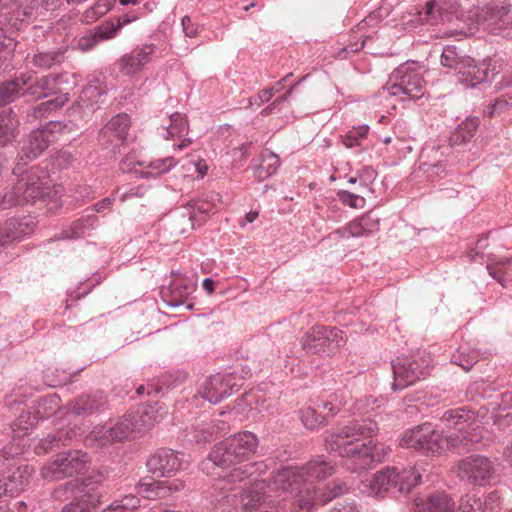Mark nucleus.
I'll return each instance as SVG.
<instances>
[{
    "mask_svg": "<svg viewBox=\"0 0 512 512\" xmlns=\"http://www.w3.org/2000/svg\"><path fill=\"white\" fill-rule=\"evenodd\" d=\"M273 479L277 488L282 490H288L303 481L300 466H284L275 473Z\"/></svg>",
    "mask_w": 512,
    "mask_h": 512,
    "instance_id": "obj_44",
    "label": "nucleus"
},
{
    "mask_svg": "<svg viewBox=\"0 0 512 512\" xmlns=\"http://www.w3.org/2000/svg\"><path fill=\"white\" fill-rule=\"evenodd\" d=\"M480 120L478 117H467L451 132L449 145L451 147L465 146L471 142L478 130Z\"/></svg>",
    "mask_w": 512,
    "mask_h": 512,
    "instance_id": "obj_32",
    "label": "nucleus"
},
{
    "mask_svg": "<svg viewBox=\"0 0 512 512\" xmlns=\"http://www.w3.org/2000/svg\"><path fill=\"white\" fill-rule=\"evenodd\" d=\"M331 502L332 505L328 512H361L360 506L351 497L341 498V496H338Z\"/></svg>",
    "mask_w": 512,
    "mask_h": 512,
    "instance_id": "obj_57",
    "label": "nucleus"
},
{
    "mask_svg": "<svg viewBox=\"0 0 512 512\" xmlns=\"http://www.w3.org/2000/svg\"><path fill=\"white\" fill-rule=\"evenodd\" d=\"M74 434V431L65 429L51 432L46 437L39 440L35 446V452L37 455H42L60 449L62 446H66L70 443Z\"/></svg>",
    "mask_w": 512,
    "mask_h": 512,
    "instance_id": "obj_34",
    "label": "nucleus"
},
{
    "mask_svg": "<svg viewBox=\"0 0 512 512\" xmlns=\"http://www.w3.org/2000/svg\"><path fill=\"white\" fill-rule=\"evenodd\" d=\"M105 480L101 472H93L81 480L65 482L55 493L62 490L74 491L73 499L66 504L61 512H92L100 504L101 495L96 488Z\"/></svg>",
    "mask_w": 512,
    "mask_h": 512,
    "instance_id": "obj_6",
    "label": "nucleus"
},
{
    "mask_svg": "<svg viewBox=\"0 0 512 512\" xmlns=\"http://www.w3.org/2000/svg\"><path fill=\"white\" fill-rule=\"evenodd\" d=\"M98 226V217L95 214H87L73 221L69 228L62 230L57 237L51 238L49 242L56 240H76L89 234Z\"/></svg>",
    "mask_w": 512,
    "mask_h": 512,
    "instance_id": "obj_27",
    "label": "nucleus"
},
{
    "mask_svg": "<svg viewBox=\"0 0 512 512\" xmlns=\"http://www.w3.org/2000/svg\"><path fill=\"white\" fill-rule=\"evenodd\" d=\"M399 445L402 448L413 449L423 455H435L443 451L442 434L434 429L431 423H424L412 429L406 430Z\"/></svg>",
    "mask_w": 512,
    "mask_h": 512,
    "instance_id": "obj_14",
    "label": "nucleus"
},
{
    "mask_svg": "<svg viewBox=\"0 0 512 512\" xmlns=\"http://www.w3.org/2000/svg\"><path fill=\"white\" fill-rule=\"evenodd\" d=\"M28 79L27 85H25V94L35 99L47 98L52 95H59V75H45L40 78H36L32 81L31 77Z\"/></svg>",
    "mask_w": 512,
    "mask_h": 512,
    "instance_id": "obj_26",
    "label": "nucleus"
},
{
    "mask_svg": "<svg viewBox=\"0 0 512 512\" xmlns=\"http://www.w3.org/2000/svg\"><path fill=\"white\" fill-rule=\"evenodd\" d=\"M303 481H323L335 473V465L325 456H316L300 466Z\"/></svg>",
    "mask_w": 512,
    "mask_h": 512,
    "instance_id": "obj_25",
    "label": "nucleus"
},
{
    "mask_svg": "<svg viewBox=\"0 0 512 512\" xmlns=\"http://www.w3.org/2000/svg\"><path fill=\"white\" fill-rule=\"evenodd\" d=\"M455 468L460 481L474 486L489 485L495 475L493 461L480 454H472L461 459Z\"/></svg>",
    "mask_w": 512,
    "mask_h": 512,
    "instance_id": "obj_15",
    "label": "nucleus"
},
{
    "mask_svg": "<svg viewBox=\"0 0 512 512\" xmlns=\"http://www.w3.org/2000/svg\"><path fill=\"white\" fill-rule=\"evenodd\" d=\"M348 491L349 487L344 481H334L319 491L306 488L296 494L293 505L297 512H311L316 504L324 506Z\"/></svg>",
    "mask_w": 512,
    "mask_h": 512,
    "instance_id": "obj_16",
    "label": "nucleus"
},
{
    "mask_svg": "<svg viewBox=\"0 0 512 512\" xmlns=\"http://www.w3.org/2000/svg\"><path fill=\"white\" fill-rule=\"evenodd\" d=\"M420 476H416L414 470L396 467H385L376 472L371 480L370 486L376 493L399 492L407 494L419 483Z\"/></svg>",
    "mask_w": 512,
    "mask_h": 512,
    "instance_id": "obj_13",
    "label": "nucleus"
},
{
    "mask_svg": "<svg viewBox=\"0 0 512 512\" xmlns=\"http://www.w3.org/2000/svg\"><path fill=\"white\" fill-rule=\"evenodd\" d=\"M346 341L345 333L339 328L314 325L302 336L300 344L307 353L331 357Z\"/></svg>",
    "mask_w": 512,
    "mask_h": 512,
    "instance_id": "obj_7",
    "label": "nucleus"
},
{
    "mask_svg": "<svg viewBox=\"0 0 512 512\" xmlns=\"http://www.w3.org/2000/svg\"><path fill=\"white\" fill-rule=\"evenodd\" d=\"M115 37V30L113 29V22L105 21L100 25L94 27L87 34L78 40V48L87 52L92 50L101 41L109 40Z\"/></svg>",
    "mask_w": 512,
    "mask_h": 512,
    "instance_id": "obj_29",
    "label": "nucleus"
},
{
    "mask_svg": "<svg viewBox=\"0 0 512 512\" xmlns=\"http://www.w3.org/2000/svg\"><path fill=\"white\" fill-rule=\"evenodd\" d=\"M230 440L226 438L224 441L217 443L208 455L210 461L216 466L222 468H231L243 463L236 451L233 449Z\"/></svg>",
    "mask_w": 512,
    "mask_h": 512,
    "instance_id": "obj_28",
    "label": "nucleus"
},
{
    "mask_svg": "<svg viewBox=\"0 0 512 512\" xmlns=\"http://www.w3.org/2000/svg\"><path fill=\"white\" fill-rule=\"evenodd\" d=\"M35 403L33 418L31 419L30 415L28 416L24 426L25 429H28V426L32 427L39 420L49 418L56 412L60 407V397L57 394H50L39 398Z\"/></svg>",
    "mask_w": 512,
    "mask_h": 512,
    "instance_id": "obj_35",
    "label": "nucleus"
},
{
    "mask_svg": "<svg viewBox=\"0 0 512 512\" xmlns=\"http://www.w3.org/2000/svg\"><path fill=\"white\" fill-rule=\"evenodd\" d=\"M480 24L490 34L512 39V13L510 5H492L483 9Z\"/></svg>",
    "mask_w": 512,
    "mask_h": 512,
    "instance_id": "obj_18",
    "label": "nucleus"
},
{
    "mask_svg": "<svg viewBox=\"0 0 512 512\" xmlns=\"http://www.w3.org/2000/svg\"><path fill=\"white\" fill-rule=\"evenodd\" d=\"M316 409L325 411L324 416L334 417L344 405L342 399L336 393L323 394L319 396L315 402Z\"/></svg>",
    "mask_w": 512,
    "mask_h": 512,
    "instance_id": "obj_46",
    "label": "nucleus"
},
{
    "mask_svg": "<svg viewBox=\"0 0 512 512\" xmlns=\"http://www.w3.org/2000/svg\"><path fill=\"white\" fill-rule=\"evenodd\" d=\"M370 127L368 125H359L352 127L345 134L341 135V141L346 148L356 149L355 153L359 154L367 147L368 133Z\"/></svg>",
    "mask_w": 512,
    "mask_h": 512,
    "instance_id": "obj_42",
    "label": "nucleus"
},
{
    "mask_svg": "<svg viewBox=\"0 0 512 512\" xmlns=\"http://www.w3.org/2000/svg\"><path fill=\"white\" fill-rule=\"evenodd\" d=\"M28 79L25 75H21L12 79L11 81L0 84V106L9 104L15 99L26 95L25 85Z\"/></svg>",
    "mask_w": 512,
    "mask_h": 512,
    "instance_id": "obj_40",
    "label": "nucleus"
},
{
    "mask_svg": "<svg viewBox=\"0 0 512 512\" xmlns=\"http://www.w3.org/2000/svg\"><path fill=\"white\" fill-rule=\"evenodd\" d=\"M168 386L160 385L159 383H148L147 385H139L136 388V394L138 396H143L147 394L148 396H162L164 395V390H167Z\"/></svg>",
    "mask_w": 512,
    "mask_h": 512,
    "instance_id": "obj_63",
    "label": "nucleus"
},
{
    "mask_svg": "<svg viewBox=\"0 0 512 512\" xmlns=\"http://www.w3.org/2000/svg\"><path fill=\"white\" fill-rule=\"evenodd\" d=\"M136 492L143 498L156 500L167 497L171 487L165 481L154 478H144L135 486Z\"/></svg>",
    "mask_w": 512,
    "mask_h": 512,
    "instance_id": "obj_36",
    "label": "nucleus"
},
{
    "mask_svg": "<svg viewBox=\"0 0 512 512\" xmlns=\"http://www.w3.org/2000/svg\"><path fill=\"white\" fill-rule=\"evenodd\" d=\"M177 163L175 158L165 157L148 162L145 169L137 170L129 168L128 171L133 172L137 178H157L159 175L169 172Z\"/></svg>",
    "mask_w": 512,
    "mask_h": 512,
    "instance_id": "obj_37",
    "label": "nucleus"
},
{
    "mask_svg": "<svg viewBox=\"0 0 512 512\" xmlns=\"http://www.w3.org/2000/svg\"><path fill=\"white\" fill-rule=\"evenodd\" d=\"M338 200L346 206L355 209H361L365 206L366 200L363 196L349 192L347 190H339L337 192Z\"/></svg>",
    "mask_w": 512,
    "mask_h": 512,
    "instance_id": "obj_59",
    "label": "nucleus"
},
{
    "mask_svg": "<svg viewBox=\"0 0 512 512\" xmlns=\"http://www.w3.org/2000/svg\"><path fill=\"white\" fill-rule=\"evenodd\" d=\"M18 177L16 183L0 193L2 210L34 204L50 194V175L46 167L33 166Z\"/></svg>",
    "mask_w": 512,
    "mask_h": 512,
    "instance_id": "obj_3",
    "label": "nucleus"
},
{
    "mask_svg": "<svg viewBox=\"0 0 512 512\" xmlns=\"http://www.w3.org/2000/svg\"><path fill=\"white\" fill-rule=\"evenodd\" d=\"M264 481H255L240 494V504L244 511L256 510L265 501Z\"/></svg>",
    "mask_w": 512,
    "mask_h": 512,
    "instance_id": "obj_38",
    "label": "nucleus"
},
{
    "mask_svg": "<svg viewBox=\"0 0 512 512\" xmlns=\"http://www.w3.org/2000/svg\"><path fill=\"white\" fill-rule=\"evenodd\" d=\"M479 352L475 349L460 347L451 357V362L460 366L464 371H469L478 361Z\"/></svg>",
    "mask_w": 512,
    "mask_h": 512,
    "instance_id": "obj_47",
    "label": "nucleus"
},
{
    "mask_svg": "<svg viewBox=\"0 0 512 512\" xmlns=\"http://www.w3.org/2000/svg\"><path fill=\"white\" fill-rule=\"evenodd\" d=\"M65 47L53 48L50 50H37L32 55V64L41 69H50L61 64L65 59Z\"/></svg>",
    "mask_w": 512,
    "mask_h": 512,
    "instance_id": "obj_41",
    "label": "nucleus"
},
{
    "mask_svg": "<svg viewBox=\"0 0 512 512\" xmlns=\"http://www.w3.org/2000/svg\"><path fill=\"white\" fill-rule=\"evenodd\" d=\"M36 224L31 217L10 218L0 227V240L7 244L15 240H21L33 233Z\"/></svg>",
    "mask_w": 512,
    "mask_h": 512,
    "instance_id": "obj_24",
    "label": "nucleus"
},
{
    "mask_svg": "<svg viewBox=\"0 0 512 512\" xmlns=\"http://www.w3.org/2000/svg\"><path fill=\"white\" fill-rule=\"evenodd\" d=\"M301 80H299L295 85H293L286 93L279 98H277L275 101H273L271 104H269L267 107H265L261 111L262 116H268L276 111L281 110V106L288 100V98L292 95L293 90L295 89V86L300 83Z\"/></svg>",
    "mask_w": 512,
    "mask_h": 512,
    "instance_id": "obj_62",
    "label": "nucleus"
},
{
    "mask_svg": "<svg viewBox=\"0 0 512 512\" xmlns=\"http://www.w3.org/2000/svg\"><path fill=\"white\" fill-rule=\"evenodd\" d=\"M443 428L448 429L443 438V450L445 447L457 453L470 450L474 439L470 430L475 421L473 412L465 408H456L446 411L440 419Z\"/></svg>",
    "mask_w": 512,
    "mask_h": 512,
    "instance_id": "obj_5",
    "label": "nucleus"
},
{
    "mask_svg": "<svg viewBox=\"0 0 512 512\" xmlns=\"http://www.w3.org/2000/svg\"><path fill=\"white\" fill-rule=\"evenodd\" d=\"M214 424L209 421H202L197 424L193 431V439L199 444H206L216 439Z\"/></svg>",
    "mask_w": 512,
    "mask_h": 512,
    "instance_id": "obj_53",
    "label": "nucleus"
},
{
    "mask_svg": "<svg viewBox=\"0 0 512 512\" xmlns=\"http://www.w3.org/2000/svg\"><path fill=\"white\" fill-rule=\"evenodd\" d=\"M212 206L203 200H191L185 206L177 209L174 217L176 220H184L185 225H178L176 229L180 234L200 227L209 219Z\"/></svg>",
    "mask_w": 512,
    "mask_h": 512,
    "instance_id": "obj_20",
    "label": "nucleus"
},
{
    "mask_svg": "<svg viewBox=\"0 0 512 512\" xmlns=\"http://www.w3.org/2000/svg\"><path fill=\"white\" fill-rule=\"evenodd\" d=\"M512 108V92L505 93L497 97L484 109L485 114L489 116L500 115Z\"/></svg>",
    "mask_w": 512,
    "mask_h": 512,
    "instance_id": "obj_52",
    "label": "nucleus"
},
{
    "mask_svg": "<svg viewBox=\"0 0 512 512\" xmlns=\"http://www.w3.org/2000/svg\"><path fill=\"white\" fill-rule=\"evenodd\" d=\"M420 15L427 24L435 25L442 20L443 10L436 0H429Z\"/></svg>",
    "mask_w": 512,
    "mask_h": 512,
    "instance_id": "obj_54",
    "label": "nucleus"
},
{
    "mask_svg": "<svg viewBox=\"0 0 512 512\" xmlns=\"http://www.w3.org/2000/svg\"><path fill=\"white\" fill-rule=\"evenodd\" d=\"M194 290V285L188 279L177 278L168 287L161 290V297L169 307L185 306L186 309L192 310L194 303L190 301L189 297Z\"/></svg>",
    "mask_w": 512,
    "mask_h": 512,
    "instance_id": "obj_22",
    "label": "nucleus"
},
{
    "mask_svg": "<svg viewBox=\"0 0 512 512\" xmlns=\"http://www.w3.org/2000/svg\"><path fill=\"white\" fill-rule=\"evenodd\" d=\"M268 466L263 461L243 462L236 466L224 476L225 480L230 484L242 482L254 475H261L266 472Z\"/></svg>",
    "mask_w": 512,
    "mask_h": 512,
    "instance_id": "obj_33",
    "label": "nucleus"
},
{
    "mask_svg": "<svg viewBox=\"0 0 512 512\" xmlns=\"http://www.w3.org/2000/svg\"><path fill=\"white\" fill-rule=\"evenodd\" d=\"M89 462V455L82 450L61 451L42 466L40 475L49 481L63 480L83 472Z\"/></svg>",
    "mask_w": 512,
    "mask_h": 512,
    "instance_id": "obj_8",
    "label": "nucleus"
},
{
    "mask_svg": "<svg viewBox=\"0 0 512 512\" xmlns=\"http://www.w3.org/2000/svg\"><path fill=\"white\" fill-rule=\"evenodd\" d=\"M345 232H347L350 237L368 236L364 229L361 217L348 223L343 230H337V233L341 237H345Z\"/></svg>",
    "mask_w": 512,
    "mask_h": 512,
    "instance_id": "obj_61",
    "label": "nucleus"
},
{
    "mask_svg": "<svg viewBox=\"0 0 512 512\" xmlns=\"http://www.w3.org/2000/svg\"><path fill=\"white\" fill-rule=\"evenodd\" d=\"M7 20L6 15H0V25H3ZM16 41L14 38L7 35L5 29L0 26V64L1 67L4 65V62L12 57L14 50L16 48Z\"/></svg>",
    "mask_w": 512,
    "mask_h": 512,
    "instance_id": "obj_48",
    "label": "nucleus"
},
{
    "mask_svg": "<svg viewBox=\"0 0 512 512\" xmlns=\"http://www.w3.org/2000/svg\"><path fill=\"white\" fill-rule=\"evenodd\" d=\"M105 404L106 400L102 393L81 395L71 403V412L86 417L103 409Z\"/></svg>",
    "mask_w": 512,
    "mask_h": 512,
    "instance_id": "obj_31",
    "label": "nucleus"
},
{
    "mask_svg": "<svg viewBox=\"0 0 512 512\" xmlns=\"http://www.w3.org/2000/svg\"><path fill=\"white\" fill-rule=\"evenodd\" d=\"M441 65L458 70V81L469 88H486L500 74L503 59L494 55L475 63L469 57L463 56L454 45H447L442 49Z\"/></svg>",
    "mask_w": 512,
    "mask_h": 512,
    "instance_id": "obj_2",
    "label": "nucleus"
},
{
    "mask_svg": "<svg viewBox=\"0 0 512 512\" xmlns=\"http://www.w3.org/2000/svg\"><path fill=\"white\" fill-rule=\"evenodd\" d=\"M241 386L242 383H237L236 377L232 374L217 373L205 379L198 390V394L204 400L217 404L238 391Z\"/></svg>",
    "mask_w": 512,
    "mask_h": 512,
    "instance_id": "obj_17",
    "label": "nucleus"
},
{
    "mask_svg": "<svg viewBox=\"0 0 512 512\" xmlns=\"http://www.w3.org/2000/svg\"><path fill=\"white\" fill-rule=\"evenodd\" d=\"M57 127H59L58 123L49 121L44 127L31 131L23 139L18 152L17 163L12 170L14 175L28 172L29 169H25L27 164L38 158L56 140L54 129Z\"/></svg>",
    "mask_w": 512,
    "mask_h": 512,
    "instance_id": "obj_10",
    "label": "nucleus"
},
{
    "mask_svg": "<svg viewBox=\"0 0 512 512\" xmlns=\"http://www.w3.org/2000/svg\"><path fill=\"white\" fill-rule=\"evenodd\" d=\"M68 100V94L60 93L54 98L39 103L36 106L30 108L27 113V118L29 121L40 119L44 117L48 112L64 106L68 102Z\"/></svg>",
    "mask_w": 512,
    "mask_h": 512,
    "instance_id": "obj_43",
    "label": "nucleus"
},
{
    "mask_svg": "<svg viewBox=\"0 0 512 512\" xmlns=\"http://www.w3.org/2000/svg\"><path fill=\"white\" fill-rule=\"evenodd\" d=\"M454 506L455 502L448 494L437 492L428 497L420 512H454Z\"/></svg>",
    "mask_w": 512,
    "mask_h": 512,
    "instance_id": "obj_45",
    "label": "nucleus"
},
{
    "mask_svg": "<svg viewBox=\"0 0 512 512\" xmlns=\"http://www.w3.org/2000/svg\"><path fill=\"white\" fill-rule=\"evenodd\" d=\"M18 125L17 114L11 108L0 111V147L8 145L15 139Z\"/></svg>",
    "mask_w": 512,
    "mask_h": 512,
    "instance_id": "obj_39",
    "label": "nucleus"
},
{
    "mask_svg": "<svg viewBox=\"0 0 512 512\" xmlns=\"http://www.w3.org/2000/svg\"><path fill=\"white\" fill-rule=\"evenodd\" d=\"M300 420L302 424L310 430L328 423L326 416H323L321 412H318L315 408L310 406L300 410Z\"/></svg>",
    "mask_w": 512,
    "mask_h": 512,
    "instance_id": "obj_51",
    "label": "nucleus"
},
{
    "mask_svg": "<svg viewBox=\"0 0 512 512\" xmlns=\"http://www.w3.org/2000/svg\"><path fill=\"white\" fill-rule=\"evenodd\" d=\"M379 432L377 420L370 417L355 419L335 432L325 436V449L329 453H337L343 464L351 472L369 469L374 463L381 462L384 447L365 442Z\"/></svg>",
    "mask_w": 512,
    "mask_h": 512,
    "instance_id": "obj_1",
    "label": "nucleus"
},
{
    "mask_svg": "<svg viewBox=\"0 0 512 512\" xmlns=\"http://www.w3.org/2000/svg\"><path fill=\"white\" fill-rule=\"evenodd\" d=\"M228 439L242 461L250 462L259 445L258 437L250 431H242L228 437Z\"/></svg>",
    "mask_w": 512,
    "mask_h": 512,
    "instance_id": "obj_30",
    "label": "nucleus"
},
{
    "mask_svg": "<svg viewBox=\"0 0 512 512\" xmlns=\"http://www.w3.org/2000/svg\"><path fill=\"white\" fill-rule=\"evenodd\" d=\"M170 123L167 127V134L171 137H182L188 132V121L179 113H174L169 116Z\"/></svg>",
    "mask_w": 512,
    "mask_h": 512,
    "instance_id": "obj_55",
    "label": "nucleus"
},
{
    "mask_svg": "<svg viewBox=\"0 0 512 512\" xmlns=\"http://www.w3.org/2000/svg\"><path fill=\"white\" fill-rule=\"evenodd\" d=\"M425 80L419 68L405 63L397 67L383 87L391 96H406L416 100L424 96Z\"/></svg>",
    "mask_w": 512,
    "mask_h": 512,
    "instance_id": "obj_9",
    "label": "nucleus"
},
{
    "mask_svg": "<svg viewBox=\"0 0 512 512\" xmlns=\"http://www.w3.org/2000/svg\"><path fill=\"white\" fill-rule=\"evenodd\" d=\"M134 425L130 419H122L115 423L114 426L106 430L105 437L113 442L126 439L133 431Z\"/></svg>",
    "mask_w": 512,
    "mask_h": 512,
    "instance_id": "obj_50",
    "label": "nucleus"
},
{
    "mask_svg": "<svg viewBox=\"0 0 512 512\" xmlns=\"http://www.w3.org/2000/svg\"><path fill=\"white\" fill-rule=\"evenodd\" d=\"M280 165L277 155L269 152L262 155L261 163L255 168V175L259 179H265L273 175Z\"/></svg>",
    "mask_w": 512,
    "mask_h": 512,
    "instance_id": "obj_49",
    "label": "nucleus"
},
{
    "mask_svg": "<svg viewBox=\"0 0 512 512\" xmlns=\"http://www.w3.org/2000/svg\"><path fill=\"white\" fill-rule=\"evenodd\" d=\"M489 275L494 278L502 287H508L512 283V275L494 264L487 265Z\"/></svg>",
    "mask_w": 512,
    "mask_h": 512,
    "instance_id": "obj_60",
    "label": "nucleus"
},
{
    "mask_svg": "<svg viewBox=\"0 0 512 512\" xmlns=\"http://www.w3.org/2000/svg\"><path fill=\"white\" fill-rule=\"evenodd\" d=\"M131 119L126 113L113 116L99 132V142L102 145H112L113 149L120 147L127 138Z\"/></svg>",
    "mask_w": 512,
    "mask_h": 512,
    "instance_id": "obj_21",
    "label": "nucleus"
},
{
    "mask_svg": "<svg viewBox=\"0 0 512 512\" xmlns=\"http://www.w3.org/2000/svg\"><path fill=\"white\" fill-rule=\"evenodd\" d=\"M181 454L169 448L156 450L146 461L148 472L154 477H173L182 468Z\"/></svg>",
    "mask_w": 512,
    "mask_h": 512,
    "instance_id": "obj_19",
    "label": "nucleus"
},
{
    "mask_svg": "<svg viewBox=\"0 0 512 512\" xmlns=\"http://www.w3.org/2000/svg\"><path fill=\"white\" fill-rule=\"evenodd\" d=\"M20 449L9 444L0 450V467L5 469L0 474V498L3 496H16L25 491L35 472L33 466L16 460Z\"/></svg>",
    "mask_w": 512,
    "mask_h": 512,
    "instance_id": "obj_4",
    "label": "nucleus"
},
{
    "mask_svg": "<svg viewBox=\"0 0 512 512\" xmlns=\"http://www.w3.org/2000/svg\"><path fill=\"white\" fill-rule=\"evenodd\" d=\"M430 359L423 357H397L391 361L392 390L401 391L429 374Z\"/></svg>",
    "mask_w": 512,
    "mask_h": 512,
    "instance_id": "obj_12",
    "label": "nucleus"
},
{
    "mask_svg": "<svg viewBox=\"0 0 512 512\" xmlns=\"http://www.w3.org/2000/svg\"><path fill=\"white\" fill-rule=\"evenodd\" d=\"M460 512H485L481 498L476 494H466L461 497Z\"/></svg>",
    "mask_w": 512,
    "mask_h": 512,
    "instance_id": "obj_58",
    "label": "nucleus"
},
{
    "mask_svg": "<svg viewBox=\"0 0 512 512\" xmlns=\"http://www.w3.org/2000/svg\"><path fill=\"white\" fill-rule=\"evenodd\" d=\"M483 503L485 512H498L501 508V497L498 491H492L487 494Z\"/></svg>",
    "mask_w": 512,
    "mask_h": 512,
    "instance_id": "obj_64",
    "label": "nucleus"
},
{
    "mask_svg": "<svg viewBox=\"0 0 512 512\" xmlns=\"http://www.w3.org/2000/svg\"><path fill=\"white\" fill-rule=\"evenodd\" d=\"M117 0H97V2L85 12V19L95 21L110 11Z\"/></svg>",
    "mask_w": 512,
    "mask_h": 512,
    "instance_id": "obj_56",
    "label": "nucleus"
},
{
    "mask_svg": "<svg viewBox=\"0 0 512 512\" xmlns=\"http://www.w3.org/2000/svg\"><path fill=\"white\" fill-rule=\"evenodd\" d=\"M106 96V88L101 82L95 81L88 83L83 87L72 106L68 108L70 121L77 126V128H82L92 120L94 113L105 101Z\"/></svg>",
    "mask_w": 512,
    "mask_h": 512,
    "instance_id": "obj_11",
    "label": "nucleus"
},
{
    "mask_svg": "<svg viewBox=\"0 0 512 512\" xmlns=\"http://www.w3.org/2000/svg\"><path fill=\"white\" fill-rule=\"evenodd\" d=\"M155 45L145 44L136 47L131 52L124 54L119 60V68L124 75H134L142 70V68L151 60L155 53Z\"/></svg>",
    "mask_w": 512,
    "mask_h": 512,
    "instance_id": "obj_23",
    "label": "nucleus"
}]
</instances>
